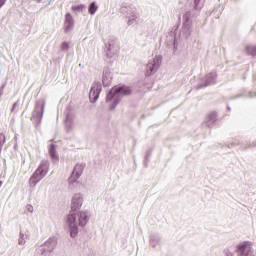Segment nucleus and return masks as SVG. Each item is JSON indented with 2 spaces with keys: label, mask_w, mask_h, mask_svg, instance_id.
<instances>
[{
  "label": "nucleus",
  "mask_w": 256,
  "mask_h": 256,
  "mask_svg": "<svg viewBox=\"0 0 256 256\" xmlns=\"http://www.w3.org/2000/svg\"><path fill=\"white\" fill-rule=\"evenodd\" d=\"M225 256H235V254L229 250L225 251Z\"/></svg>",
  "instance_id": "nucleus-30"
},
{
  "label": "nucleus",
  "mask_w": 256,
  "mask_h": 256,
  "mask_svg": "<svg viewBox=\"0 0 256 256\" xmlns=\"http://www.w3.org/2000/svg\"><path fill=\"white\" fill-rule=\"evenodd\" d=\"M193 33V20H191V12H186L182 17V29L180 31L183 39H189Z\"/></svg>",
  "instance_id": "nucleus-4"
},
{
  "label": "nucleus",
  "mask_w": 256,
  "mask_h": 256,
  "mask_svg": "<svg viewBox=\"0 0 256 256\" xmlns=\"http://www.w3.org/2000/svg\"><path fill=\"white\" fill-rule=\"evenodd\" d=\"M97 4L95 2H92L90 5H89V8H88V12L90 15H95V13H97Z\"/></svg>",
  "instance_id": "nucleus-24"
},
{
  "label": "nucleus",
  "mask_w": 256,
  "mask_h": 256,
  "mask_svg": "<svg viewBox=\"0 0 256 256\" xmlns=\"http://www.w3.org/2000/svg\"><path fill=\"white\" fill-rule=\"evenodd\" d=\"M127 95H131L130 87L121 86L112 88L106 96L107 102L114 101L113 104L110 106V109H115V107H117V105L121 103V99H123V97Z\"/></svg>",
  "instance_id": "nucleus-2"
},
{
  "label": "nucleus",
  "mask_w": 256,
  "mask_h": 256,
  "mask_svg": "<svg viewBox=\"0 0 256 256\" xmlns=\"http://www.w3.org/2000/svg\"><path fill=\"white\" fill-rule=\"evenodd\" d=\"M7 3V0H0V9Z\"/></svg>",
  "instance_id": "nucleus-31"
},
{
  "label": "nucleus",
  "mask_w": 256,
  "mask_h": 256,
  "mask_svg": "<svg viewBox=\"0 0 256 256\" xmlns=\"http://www.w3.org/2000/svg\"><path fill=\"white\" fill-rule=\"evenodd\" d=\"M85 201V197L82 193H74L71 198V209L73 212L79 211L81 207H83V203Z\"/></svg>",
  "instance_id": "nucleus-9"
},
{
  "label": "nucleus",
  "mask_w": 256,
  "mask_h": 256,
  "mask_svg": "<svg viewBox=\"0 0 256 256\" xmlns=\"http://www.w3.org/2000/svg\"><path fill=\"white\" fill-rule=\"evenodd\" d=\"M175 51H177V46H176L175 42H173V53H175Z\"/></svg>",
  "instance_id": "nucleus-32"
},
{
  "label": "nucleus",
  "mask_w": 256,
  "mask_h": 256,
  "mask_svg": "<svg viewBox=\"0 0 256 256\" xmlns=\"http://www.w3.org/2000/svg\"><path fill=\"white\" fill-rule=\"evenodd\" d=\"M193 1V10L201 11L203 9V5H205V0H192Z\"/></svg>",
  "instance_id": "nucleus-21"
},
{
  "label": "nucleus",
  "mask_w": 256,
  "mask_h": 256,
  "mask_svg": "<svg viewBox=\"0 0 256 256\" xmlns=\"http://www.w3.org/2000/svg\"><path fill=\"white\" fill-rule=\"evenodd\" d=\"M205 83L200 84L196 87V89H203V87H207L209 85H213L215 81H217V72H211L207 74L204 78Z\"/></svg>",
  "instance_id": "nucleus-14"
},
{
  "label": "nucleus",
  "mask_w": 256,
  "mask_h": 256,
  "mask_svg": "<svg viewBox=\"0 0 256 256\" xmlns=\"http://www.w3.org/2000/svg\"><path fill=\"white\" fill-rule=\"evenodd\" d=\"M112 79L113 74H111V71L105 70L102 76V85H104V87H109L111 85Z\"/></svg>",
  "instance_id": "nucleus-16"
},
{
  "label": "nucleus",
  "mask_w": 256,
  "mask_h": 256,
  "mask_svg": "<svg viewBox=\"0 0 256 256\" xmlns=\"http://www.w3.org/2000/svg\"><path fill=\"white\" fill-rule=\"evenodd\" d=\"M1 185H3V181H0V187H1Z\"/></svg>",
  "instance_id": "nucleus-35"
},
{
  "label": "nucleus",
  "mask_w": 256,
  "mask_h": 256,
  "mask_svg": "<svg viewBox=\"0 0 256 256\" xmlns=\"http://www.w3.org/2000/svg\"><path fill=\"white\" fill-rule=\"evenodd\" d=\"M245 51L248 55L256 56V46H246Z\"/></svg>",
  "instance_id": "nucleus-25"
},
{
  "label": "nucleus",
  "mask_w": 256,
  "mask_h": 256,
  "mask_svg": "<svg viewBox=\"0 0 256 256\" xmlns=\"http://www.w3.org/2000/svg\"><path fill=\"white\" fill-rule=\"evenodd\" d=\"M17 107H19V102H16L13 104V107L11 109V113H15V109H17Z\"/></svg>",
  "instance_id": "nucleus-29"
},
{
  "label": "nucleus",
  "mask_w": 256,
  "mask_h": 256,
  "mask_svg": "<svg viewBox=\"0 0 256 256\" xmlns=\"http://www.w3.org/2000/svg\"><path fill=\"white\" fill-rule=\"evenodd\" d=\"M65 127L67 131L73 129V118L69 114L66 116Z\"/></svg>",
  "instance_id": "nucleus-23"
},
{
  "label": "nucleus",
  "mask_w": 256,
  "mask_h": 256,
  "mask_svg": "<svg viewBox=\"0 0 256 256\" xmlns=\"http://www.w3.org/2000/svg\"><path fill=\"white\" fill-rule=\"evenodd\" d=\"M26 211H28V213H33V211H35V208L31 204H27Z\"/></svg>",
  "instance_id": "nucleus-28"
},
{
  "label": "nucleus",
  "mask_w": 256,
  "mask_h": 256,
  "mask_svg": "<svg viewBox=\"0 0 256 256\" xmlns=\"http://www.w3.org/2000/svg\"><path fill=\"white\" fill-rule=\"evenodd\" d=\"M231 145H239V142H235L234 144H231Z\"/></svg>",
  "instance_id": "nucleus-34"
},
{
  "label": "nucleus",
  "mask_w": 256,
  "mask_h": 256,
  "mask_svg": "<svg viewBox=\"0 0 256 256\" xmlns=\"http://www.w3.org/2000/svg\"><path fill=\"white\" fill-rule=\"evenodd\" d=\"M69 46H70L69 42L64 41L61 43L60 49L61 51H69Z\"/></svg>",
  "instance_id": "nucleus-27"
},
{
  "label": "nucleus",
  "mask_w": 256,
  "mask_h": 256,
  "mask_svg": "<svg viewBox=\"0 0 256 256\" xmlns=\"http://www.w3.org/2000/svg\"><path fill=\"white\" fill-rule=\"evenodd\" d=\"M161 63H163V57L161 55L155 56L153 59L149 60L146 66V76L151 77V75H155V72L159 71Z\"/></svg>",
  "instance_id": "nucleus-6"
},
{
  "label": "nucleus",
  "mask_w": 256,
  "mask_h": 256,
  "mask_svg": "<svg viewBox=\"0 0 256 256\" xmlns=\"http://www.w3.org/2000/svg\"><path fill=\"white\" fill-rule=\"evenodd\" d=\"M25 243H27V234L23 232V230H20L18 245H20V247H25Z\"/></svg>",
  "instance_id": "nucleus-20"
},
{
  "label": "nucleus",
  "mask_w": 256,
  "mask_h": 256,
  "mask_svg": "<svg viewBox=\"0 0 256 256\" xmlns=\"http://www.w3.org/2000/svg\"><path fill=\"white\" fill-rule=\"evenodd\" d=\"M119 51V46L115 43H109L107 46V52L106 54L109 57H113V55H117V52Z\"/></svg>",
  "instance_id": "nucleus-19"
},
{
  "label": "nucleus",
  "mask_w": 256,
  "mask_h": 256,
  "mask_svg": "<svg viewBox=\"0 0 256 256\" xmlns=\"http://www.w3.org/2000/svg\"><path fill=\"white\" fill-rule=\"evenodd\" d=\"M215 123H217V112H211L205 117V119L202 123V127L211 129V128L215 127Z\"/></svg>",
  "instance_id": "nucleus-12"
},
{
  "label": "nucleus",
  "mask_w": 256,
  "mask_h": 256,
  "mask_svg": "<svg viewBox=\"0 0 256 256\" xmlns=\"http://www.w3.org/2000/svg\"><path fill=\"white\" fill-rule=\"evenodd\" d=\"M91 214L89 211L82 210L77 213L70 211V213L66 216V225L70 231V237L75 239L77 235H79V227H85L87 223H89V219Z\"/></svg>",
  "instance_id": "nucleus-1"
},
{
  "label": "nucleus",
  "mask_w": 256,
  "mask_h": 256,
  "mask_svg": "<svg viewBox=\"0 0 256 256\" xmlns=\"http://www.w3.org/2000/svg\"><path fill=\"white\" fill-rule=\"evenodd\" d=\"M75 29V19L71 13H66L64 20V33H71Z\"/></svg>",
  "instance_id": "nucleus-13"
},
{
  "label": "nucleus",
  "mask_w": 256,
  "mask_h": 256,
  "mask_svg": "<svg viewBox=\"0 0 256 256\" xmlns=\"http://www.w3.org/2000/svg\"><path fill=\"white\" fill-rule=\"evenodd\" d=\"M47 173H49V161L42 160L36 171L32 174V176L29 179L30 187H36L39 181L45 179Z\"/></svg>",
  "instance_id": "nucleus-3"
},
{
  "label": "nucleus",
  "mask_w": 256,
  "mask_h": 256,
  "mask_svg": "<svg viewBox=\"0 0 256 256\" xmlns=\"http://www.w3.org/2000/svg\"><path fill=\"white\" fill-rule=\"evenodd\" d=\"M78 178H75L74 176H70L68 179V187L69 189H75L77 185H79V182L77 181Z\"/></svg>",
  "instance_id": "nucleus-22"
},
{
  "label": "nucleus",
  "mask_w": 256,
  "mask_h": 256,
  "mask_svg": "<svg viewBox=\"0 0 256 256\" xmlns=\"http://www.w3.org/2000/svg\"><path fill=\"white\" fill-rule=\"evenodd\" d=\"M71 9L72 11H74V13H81L85 9V5L80 4V5L72 6Z\"/></svg>",
  "instance_id": "nucleus-26"
},
{
  "label": "nucleus",
  "mask_w": 256,
  "mask_h": 256,
  "mask_svg": "<svg viewBox=\"0 0 256 256\" xmlns=\"http://www.w3.org/2000/svg\"><path fill=\"white\" fill-rule=\"evenodd\" d=\"M43 113H45V100L41 99L36 102L34 111L32 112V121L36 123V125L41 123Z\"/></svg>",
  "instance_id": "nucleus-7"
},
{
  "label": "nucleus",
  "mask_w": 256,
  "mask_h": 256,
  "mask_svg": "<svg viewBox=\"0 0 256 256\" xmlns=\"http://www.w3.org/2000/svg\"><path fill=\"white\" fill-rule=\"evenodd\" d=\"M83 169H85V164H76L71 177L79 179V177H81V175L83 174Z\"/></svg>",
  "instance_id": "nucleus-18"
},
{
  "label": "nucleus",
  "mask_w": 256,
  "mask_h": 256,
  "mask_svg": "<svg viewBox=\"0 0 256 256\" xmlns=\"http://www.w3.org/2000/svg\"><path fill=\"white\" fill-rule=\"evenodd\" d=\"M122 12H125L127 25H136L138 15L137 12L132 8H122Z\"/></svg>",
  "instance_id": "nucleus-10"
},
{
  "label": "nucleus",
  "mask_w": 256,
  "mask_h": 256,
  "mask_svg": "<svg viewBox=\"0 0 256 256\" xmlns=\"http://www.w3.org/2000/svg\"><path fill=\"white\" fill-rule=\"evenodd\" d=\"M55 247H57V237L56 236H51L38 249V255L47 256L50 253H53V251H55Z\"/></svg>",
  "instance_id": "nucleus-5"
},
{
  "label": "nucleus",
  "mask_w": 256,
  "mask_h": 256,
  "mask_svg": "<svg viewBox=\"0 0 256 256\" xmlns=\"http://www.w3.org/2000/svg\"><path fill=\"white\" fill-rule=\"evenodd\" d=\"M248 148H251V147H256V142H253L252 144H250L249 146H247Z\"/></svg>",
  "instance_id": "nucleus-33"
},
{
  "label": "nucleus",
  "mask_w": 256,
  "mask_h": 256,
  "mask_svg": "<svg viewBox=\"0 0 256 256\" xmlns=\"http://www.w3.org/2000/svg\"><path fill=\"white\" fill-rule=\"evenodd\" d=\"M48 153L52 159V161H58L59 156L57 155V146L53 143H50L48 146Z\"/></svg>",
  "instance_id": "nucleus-17"
},
{
  "label": "nucleus",
  "mask_w": 256,
  "mask_h": 256,
  "mask_svg": "<svg viewBox=\"0 0 256 256\" xmlns=\"http://www.w3.org/2000/svg\"><path fill=\"white\" fill-rule=\"evenodd\" d=\"M101 93V82H94L91 86L89 98L91 103H97Z\"/></svg>",
  "instance_id": "nucleus-11"
},
{
  "label": "nucleus",
  "mask_w": 256,
  "mask_h": 256,
  "mask_svg": "<svg viewBox=\"0 0 256 256\" xmlns=\"http://www.w3.org/2000/svg\"><path fill=\"white\" fill-rule=\"evenodd\" d=\"M236 249L238 256H255V251H253V246L249 241L238 244Z\"/></svg>",
  "instance_id": "nucleus-8"
},
{
  "label": "nucleus",
  "mask_w": 256,
  "mask_h": 256,
  "mask_svg": "<svg viewBox=\"0 0 256 256\" xmlns=\"http://www.w3.org/2000/svg\"><path fill=\"white\" fill-rule=\"evenodd\" d=\"M149 243L152 249L159 247L161 245V234L158 232L151 233L149 237Z\"/></svg>",
  "instance_id": "nucleus-15"
}]
</instances>
